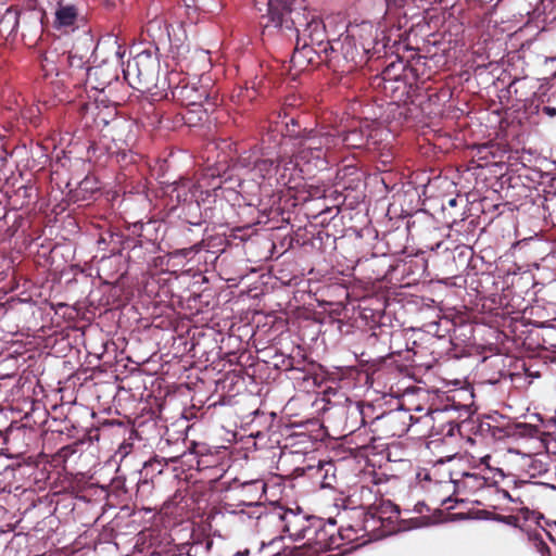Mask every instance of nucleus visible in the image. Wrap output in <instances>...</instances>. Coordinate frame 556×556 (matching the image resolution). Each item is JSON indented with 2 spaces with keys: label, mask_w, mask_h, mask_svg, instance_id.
I'll return each instance as SVG.
<instances>
[{
  "label": "nucleus",
  "mask_w": 556,
  "mask_h": 556,
  "mask_svg": "<svg viewBox=\"0 0 556 556\" xmlns=\"http://www.w3.org/2000/svg\"><path fill=\"white\" fill-rule=\"evenodd\" d=\"M455 406H445L428 410L424 416L415 418L409 410L397 408L377 416L371 421L372 431L379 438H394L404 435L414 422H420L429 428L430 435L454 437L460 432V424L455 421L452 414L456 412Z\"/></svg>",
  "instance_id": "f257e3e1"
},
{
  "label": "nucleus",
  "mask_w": 556,
  "mask_h": 556,
  "mask_svg": "<svg viewBox=\"0 0 556 556\" xmlns=\"http://www.w3.org/2000/svg\"><path fill=\"white\" fill-rule=\"evenodd\" d=\"M428 78L426 59L419 55L408 62L402 59L392 61L371 84L375 88H380L393 102L408 103L417 94L419 83Z\"/></svg>",
  "instance_id": "f03ea898"
},
{
  "label": "nucleus",
  "mask_w": 556,
  "mask_h": 556,
  "mask_svg": "<svg viewBox=\"0 0 556 556\" xmlns=\"http://www.w3.org/2000/svg\"><path fill=\"white\" fill-rule=\"evenodd\" d=\"M490 456L486 455L480 459V466L473 471H466L459 478H454L453 483L458 493L475 494L479 491H494L503 498L514 501L508 491L500 489L498 484L505 480L504 472L498 468L489 465Z\"/></svg>",
  "instance_id": "7ed1b4c3"
},
{
  "label": "nucleus",
  "mask_w": 556,
  "mask_h": 556,
  "mask_svg": "<svg viewBox=\"0 0 556 556\" xmlns=\"http://www.w3.org/2000/svg\"><path fill=\"white\" fill-rule=\"evenodd\" d=\"M315 516L305 514L298 508H277L264 516L267 523L275 525L281 529V532L292 541H301L306 539V534L315 520Z\"/></svg>",
  "instance_id": "20e7f679"
},
{
  "label": "nucleus",
  "mask_w": 556,
  "mask_h": 556,
  "mask_svg": "<svg viewBox=\"0 0 556 556\" xmlns=\"http://www.w3.org/2000/svg\"><path fill=\"white\" fill-rule=\"evenodd\" d=\"M172 98L184 106L204 108L207 112L210 102L208 85H203L200 80H189L181 78L178 73H172L168 78Z\"/></svg>",
  "instance_id": "39448f33"
},
{
  "label": "nucleus",
  "mask_w": 556,
  "mask_h": 556,
  "mask_svg": "<svg viewBox=\"0 0 556 556\" xmlns=\"http://www.w3.org/2000/svg\"><path fill=\"white\" fill-rule=\"evenodd\" d=\"M326 54V63L328 67L334 72L349 73L359 63L365 61L366 53H363L357 42L350 36L345 35L338 40L329 43Z\"/></svg>",
  "instance_id": "423d86ee"
},
{
  "label": "nucleus",
  "mask_w": 556,
  "mask_h": 556,
  "mask_svg": "<svg viewBox=\"0 0 556 556\" xmlns=\"http://www.w3.org/2000/svg\"><path fill=\"white\" fill-rule=\"evenodd\" d=\"M239 166L253 173L254 178L261 179L262 184H265L271 188H278L276 184V168L277 162L262 157L257 151H249L242 153L238 159Z\"/></svg>",
  "instance_id": "0eeeda50"
},
{
  "label": "nucleus",
  "mask_w": 556,
  "mask_h": 556,
  "mask_svg": "<svg viewBox=\"0 0 556 556\" xmlns=\"http://www.w3.org/2000/svg\"><path fill=\"white\" fill-rule=\"evenodd\" d=\"M336 521L329 519L325 525L319 518L313 520L309 532L306 534L305 545L314 547L316 551H328L340 547V538L334 533Z\"/></svg>",
  "instance_id": "6e6552de"
},
{
  "label": "nucleus",
  "mask_w": 556,
  "mask_h": 556,
  "mask_svg": "<svg viewBox=\"0 0 556 556\" xmlns=\"http://www.w3.org/2000/svg\"><path fill=\"white\" fill-rule=\"evenodd\" d=\"M288 136L292 140H298L311 147L318 146L324 148L325 152L331 153L338 149V135L334 132L333 127L323 126L319 128L307 129L299 131L298 134H293L291 130H288Z\"/></svg>",
  "instance_id": "1a4fd4ad"
},
{
  "label": "nucleus",
  "mask_w": 556,
  "mask_h": 556,
  "mask_svg": "<svg viewBox=\"0 0 556 556\" xmlns=\"http://www.w3.org/2000/svg\"><path fill=\"white\" fill-rule=\"evenodd\" d=\"M230 492L238 501V506H260L261 501L266 493V483L262 479H253L242 482L236 479L230 486Z\"/></svg>",
  "instance_id": "9d476101"
},
{
  "label": "nucleus",
  "mask_w": 556,
  "mask_h": 556,
  "mask_svg": "<svg viewBox=\"0 0 556 556\" xmlns=\"http://www.w3.org/2000/svg\"><path fill=\"white\" fill-rule=\"evenodd\" d=\"M295 0H268L267 1V14L262 16V26L264 31L269 29L270 26L274 28H281L283 24L286 27L291 29V26L301 25L294 17L290 18L291 25H288L287 15L294 13L293 3Z\"/></svg>",
  "instance_id": "9b49d317"
},
{
  "label": "nucleus",
  "mask_w": 556,
  "mask_h": 556,
  "mask_svg": "<svg viewBox=\"0 0 556 556\" xmlns=\"http://www.w3.org/2000/svg\"><path fill=\"white\" fill-rule=\"evenodd\" d=\"M300 163L292 157H279L277 161L276 168V184L278 188H288L290 190H296L302 186L303 169L300 167Z\"/></svg>",
  "instance_id": "f8f14e48"
},
{
  "label": "nucleus",
  "mask_w": 556,
  "mask_h": 556,
  "mask_svg": "<svg viewBox=\"0 0 556 556\" xmlns=\"http://www.w3.org/2000/svg\"><path fill=\"white\" fill-rule=\"evenodd\" d=\"M293 157L303 166H307V170L313 168H326L328 157L331 153L325 152L324 148L311 147L298 140H293Z\"/></svg>",
  "instance_id": "ddd939ff"
},
{
  "label": "nucleus",
  "mask_w": 556,
  "mask_h": 556,
  "mask_svg": "<svg viewBox=\"0 0 556 556\" xmlns=\"http://www.w3.org/2000/svg\"><path fill=\"white\" fill-rule=\"evenodd\" d=\"M323 51H317L313 45L307 43L305 40L301 43V39H296L294 51L290 59L291 68L300 73L305 71L311 64H314L317 59L320 62H326V56L323 58Z\"/></svg>",
  "instance_id": "4468645a"
},
{
  "label": "nucleus",
  "mask_w": 556,
  "mask_h": 556,
  "mask_svg": "<svg viewBox=\"0 0 556 556\" xmlns=\"http://www.w3.org/2000/svg\"><path fill=\"white\" fill-rule=\"evenodd\" d=\"M377 29L370 22H362L357 25H350L346 29V35L350 36L363 51L368 54L371 50L376 49L378 45Z\"/></svg>",
  "instance_id": "2eb2a0df"
},
{
  "label": "nucleus",
  "mask_w": 556,
  "mask_h": 556,
  "mask_svg": "<svg viewBox=\"0 0 556 556\" xmlns=\"http://www.w3.org/2000/svg\"><path fill=\"white\" fill-rule=\"evenodd\" d=\"M295 30L299 37L301 30L298 26L295 27ZM302 35L309 38L311 45L317 43V46L320 48V51L324 53L328 52L329 42L324 45L325 25L320 18L312 16L311 20L305 23V26L302 29Z\"/></svg>",
  "instance_id": "dca6fc26"
},
{
  "label": "nucleus",
  "mask_w": 556,
  "mask_h": 556,
  "mask_svg": "<svg viewBox=\"0 0 556 556\" xmlns=\"http://www.w3.org/2000/svg\"><path fill=\"white\" fill-rule=\"evenodd\" d=\"M178 202H198L203 194L202 185L199 181H193L190 178H181L175 184L174 190Z\"/></svg>",
  "instance_id": "f3484780"
},
{
  "label": "nucleus",
  "mask_w": 556,
  "mask_h": 556,
  "mask_svg": "<svg viewBox=\"0 0 556 556\" xmlns=\"http://www.w3.org/2000/svg\"><path fill=\"white\" fill-rule=\"evenodd\" d=\"M184 456H188V454L185 453ZM189 456L193 457L190 463L195 460V469L199 471L213 469L218 464V457L208 452L204 444L193 443ZM190 466L193 467V464H190Z\"/></svg>",
  "instance_id": "a211bd4d"
},
{
  "label": "nucleus",
  "mask_w": 556,
  "mask_h": 556,
  "mask_svg": "<svg viewBox=\"0 0 556 556\" xmlns=\"http://www.w3.org/2000/svg\"><path fill=\"white\" fill-rule=\"evenodd\" d=\"M359 497H361V506L363 508L369 509L370 513L381 519L382 516L379 515L380 510L384 511L387 509H393L394 505L390 501L379 500L377 494L369 486H361L359 488Z\"/></svg>",
  "instance_id": "6ab92c4d"
},
{
  "label": "nucleus",
  "mask_w": 556,
  "mask_h": 556,
  "mask_svg": "<svg viewBox=\"0 0 556 556\" xmlns=\"http://www.w3.org/2000/svg\"><path fill=\"white\" fill-rule=\"evenodd\" d=\"M54 15V25L56 28L73 27L78 20L79 10L75 4L66 3L64 0H61L58 3Z\"/></svg>",
  "instance_id": "aec40b11"
},
{
  "label": "nucleus",
  "mask_w": 556,
  "mask_h": 556,
  "mask_svg": "<svg viewBox=\"0 0 556 556\" xmlns=\"http://www.w3.org/2000/svg\"><path fill=\"white\" fill-rule=\"evenodd\" d=\"M334 132L338 135V149L340 147H346L350 149H359L367 144L368 141V132L363 128H352L348 131L341 134L334 128Z\"/></svg>",
  "instance_id": "412c9836"
},
{
  "label": "nucleus",
  "mask_w": 556,
  "mask_h": 556,
  "mask_svg": "<svg viewBox=\"0 0 556 556\" xmlns=\"http://www.w3.org/2000/svg\"><path fill=\"white\" fill-rule=\"evenodd\" d=\"M345 514H346V511L339 515V518L341 521H343ZM363 531H364V528L361 522L355 523V525H351V523L344 525L343 522H341L340 528L337 531V535H338V538H340V546L345 543L349 544V543L354 542L355 540H357L359 538L361 532H363Z\"/></svg>",
  "instance_id": "4be33fe9"
},
{
  "label": "nucleus",
  "mask_w": 556,
  "mask_h": 556,
  "mask_svg": "<svg viewBox=\"0 0 556 556\" xmlns=\"http://www.w3.org/2000/svg\"><path fill=\"white\" fill-rule=\"evenodd\" d=\"M21 11L14 7H10L3 13L0 20L2 29L8 30L9 35L15 34L20 25Z\"/></svg>",
  "instance_id": "5701e85b"
},
{
  "label": "nucleus",
  "mask_w": 556,
  "mask_h": 556,
  "mask_svg": "<svg viewBox=\"0 0 556 556\" xmlns=\"http://www.w3.org/2000/svg\"><path fill=\"white\" fill-rule=\"evenodd\" d=\"M514 434L520 438H540L543 431L538 425L529 422H517L514 427Z\"/></svg>",
  "instance_id": "b1692460"
},
{
  "label": "nucleus",
  "mask_w": 556,
  "mask_h": 556,
  "mask_svg": "<svg viewBox=\"0 0 556 556\" xmlns=\"http://www.w3.org/2000/svg\"><path fill=\"white\" fill-rule=\"evenodd\" d=\"M256 97V90L254 86L249 87H239L232 93V100L238 103L251 102Z\"/></svg>",
  "instance_id": "393cba45"
},
{
  "label": "nucleus",
  "mask_w": 556,
  "mask_h": 556,
  "mask_svg": "<svg viewBox=\"0 0 556 556\" xmlns=\"http://www.w3.org/2000/svg\"><path fill=\"white\" fill-rule=\"evenodd\" d=\"M529 538L532 541L535 549L541 554V556H551V549L548 545L543 541L540 534L534 533L531 534Z\"/></svg>",
  "instance_id": "a878e982"
},
{
  "label": "nucleus",
  "mask_w": 556,
  "mask_h": 556,
  "mask_svg": "<svg viewBox=\"0 0 556 556\" xmlns=\"http://www.w3.org/2000/svg\"><path fill=\"white\" fill-rule=\"evenodd\" d=\"M205 248L204 245V241H200L189 248H184V249H179V250H176L173 255L174 256H182V257H188L190 256L191 254H198L200 251H202L203 249Z\"/></svg>",
  "instance_id": "bb28decb"
},
{
  "label": "nucleus",
  "mask_w": 556,
  "mask_h": 556,
  "mask_svg": "<svg viewBox=\"0 0 556 556\" xmlns=\"http://www.w3.org/2000/svg\"><path fill=\"white\" fill-rule=\"evenodd\" d=\"M68 62L70 66L72 68H78V70H86L87 76H90L92 68L91 67H85V63L81 60V58H78L76 55H68Z\"/></svg>",
  "instance_id": "cd10ccee"
},
{
  "label": "nucleus",
  "mask_w": 556,
  "mask_h": 556,
  "mask_svg": "<svg viewBox=\"0 0 556 556\" xmlns=\"http://www.w3.org/2000/svg\"><path fill=\"white\" fill-rule=\"evenodd\" d=\"M492 429L493 424H491L489 420H482L477 426V433L483 438H490Z\"/></svg>",
  "instance_id": "c85d7f7f"
},
{
  "label": "nucleus",
  "mask_w": 556,
  "mask_h": 556,
  "mask_svg": "<svg viewBox=\"0 0 556 556\" xmlns=\"http://www.w3.org/2000/svg\"><path fill=\"white\" fill-rule=\"evenodd\" d=\"M506 435H507V432L505 431V429H503V428H501L498 426L493 425V429H492L491 435H490L491 439H493V440H502Z\"/></svg>",
  "instance_id": "c756f323"
},
{
  "label": "nucleus",
  "mask_w": 556,
  "mask_h": 556,
  "mask_svg": "<svg viewBox=\"0 0 556 556\" xmlns=\"http://www.w3.org/2000/svg\"><path fill=\"white\" fill-rule=\"evenodd\" d=\"M517 510L521 514L522 518L526 521L534 518V516H535V513L533 510H531V509H529L528 507H525V506L518 508Z\"/></svg>",
  "instance_id": "7c9ffc66"
},
{
  "label": "nucleus",
  "mask_w": 556,
  "mask_h": 556,
  "mask_svg": "<svg viewBox=\"0 0 556 556\" xmlns=\"http://www.w3.org/2000/svg\"><path fill=\"white\" fill-rule=\"evenodd\" d=\"M160 224L156 220H148L144 224H140L142 232H148L150 229L157 230L156 226Z\"/></svg>",
  "instance_id": "2f4dec72"
},
{
  "label": "nucleus",
  "mask_w": 556,
  "mask_h": 556,
  "mask_svg": "<svg viewBox=\"0 0 556 556\" xmlns=\"http://www.w3.org/2000/svg\"><path fill=\"white\" fill-rule=\"evenodd\" d=\"M197 58L204 63L203 68L208 67V65H210L208 52L202 51V50L198 51L197 52Z\"/></svg>",
  "instance_id": "473e14b6"
},
{
  "label": "nucleus",
  "mask_w": 556,
  "mask_h": 556,
  "mask_svg": "<svg viewBox=\"0 0 556 556\" xmlns=\"http://www.w3.org/2000/svg\"><path fill=\"white\" fill-rule=\"evenodd\" d=\"M521 83V79H514L509 85H508V88H507V91L509 94H515V96H518V88H517V85Z\"/></svg>",
  "instance_id": "72a5a7b5"
},
{
  "label": "nucleus",
  "mask_w": 556,
  "mask_h": 556,
  "mask_svg": "<svg viewBox=\"0 0 556 556\" xmlns=\"http://www.w3.org/2000/svg\"><path fill=\"white\" fill-rule=\"evenodd\" d=\"M351 416L358 417L361 420V424H365V419L363 417V412L359 408V406H356L353 410H351Z\"/></svg>",
  "instance_id": "f704fd0d"
},
{
  "label": "nucleus",
  "mask_w": 556,
  "mask_h": 556,
  "mask_svg": "<svg viewBox=\"0 0 556 556\" xmlns=\"http://www.w3.org/2000/svg\"><path fill=\"white\" fill-rule=\"evenodd\" d=\"M543 112L547 114L548 116L553 117L556 115V109L552 106H544Z\"/></svg>",
  "instance_id": "c9c22d12"
},
{
  "label": "nucleus",
  "mask_w": 556,
  "mask_h": 556,
  "mask_svg": "<svg viewBox=\"0 0 556 556\" xmlns=\"http://www.w3.org/2000/svg\"><path fill=\"white\" fill-rule=\"evenodd\" d=\"M503 521H505L508 525H515L517 521V518L515 516H506V517H503Z\"/></svg>",
  "instance_id": "e433bc0d"
},
{
  "label": "nucleus",
  "mask_w": 556,
  "mask_h": 556,
  "mask_svg": "<svg viewBox=\"0 0 556 556\" xmlns=\"http://www.w3.org/2000/svg\"><path fill=\"white\" fill-rule=\"evenodd\" d=\"M309 197H320V191L318 188H316L313 191H309Z\"/></svg>",
  "instance_id": "4c0bfd02"
},
{
  "label": "nucleus",
  "mask_w": 556,
  "mask_h": 556,
  "mask_svg": "<svg viewBox=\"0 0 556 556\" xmlns=\"http://www.w3.org/2000/svg\"><path fill=\"white\" fill-rule=\"evenodd\" d=\"M212 545H213V542L211 540H208L205 543V548L208 551V549H211Z\"/></svg>",
  "instance_id": "58836bf2"
},
{
  "label": "nucleus",
  "mask_w": 556,
  "mask_h": 556,
  "mask_svg": "<svg viewBox=\"0 0 556 556\" xmlns=\"http://www.w3.org/2000/svg\"><path fill=\"white\" fill-rule=\"evenodd\" d=\"M0 439H3V442L5 443L7 438L5 434L0 430Z\"/></svg>",
  "instance_id": "ea45409f"
},
{
  "label": "nucleus",
  "mask_w": 556,
  "mask_h": 556,
  "mask_svg": "<svg viewBox=\"0 0 556 556\" xmlns=\"http://www.w3.org/2000/svg\"><path fill=\"white\" fill-rule=\"evenodd\" d=\"M511 498L514 500V501H511L513 503L519 502V504H522V501H519V498H514L513 496H511Z\"/></svg>",
  "instance_id": "a19ab883"
},
{
  "label": "nucleus",
  "mask_w": 556,
  "mask_h": 556,
  "mask_svg": "<svg viewBox=\"0 0 556 556\" xmlns=\"http://www.w3.org/2000/svg\"><path fill=\"white\" fill-rule=\"evenodd\" d=\"M455 203H456V200H455V199H453V200H451V201H450V205H452V206H453V205H455Z\"/></svg>",
  "instance_id": "79ce46f5"
}]
</instances>
